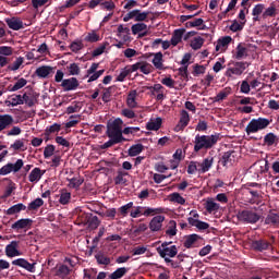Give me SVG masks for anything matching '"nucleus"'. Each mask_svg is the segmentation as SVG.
Masks as SVG:
<instances>
[{
    "label": "nucleus",
    "instance_id": "obj_49",
    "mask_svg": "<svg viewBox=\"0 0 279 279\" xmlns=\"http://www.w3.org/2000/svg\"><path fill=\"white\" fill-rule=\"evenodd\" d=\"M245 23H246V21L239 23V21L234 20V21L232 22V24L230 25L229 29H230L231 32H234V33H236V32H243V27H245Z\"/></svg>",
    "mask_w": 279,
    "mask_h": 279
},
{
    "label": "nucleus",
    "instance_id": "obj_38",
    "mask_svg": "<svg viewBox=\"0 0 279 279\" xmlns=\"http://www.w3.org/2000/svg\"><path fill=\"white\" fill-rule=\"evenodd\" d=\"M169 201L173 204H180L181 206H184V204H186V199L183 198L182 195H180V193L178 192L170 194Z\"/></svg>",
    "mask_w": 279,
    "mask_h": 279
},
{
    "label": "nucleus",
    "instance_id": "obj_16",
    "mask_svg": "<svg viewBox=\"0 0 279 279\" xmlns=\"http://www.w3.org/2000/svg\"><path fill=\"white\" fill-rule=\"evenodd\" d=\"M191 122V117L189 116V111L182 110L181 117L178 124L174 126V132H182L186 125Z\"/></svg>",
    "mask_w": 279,
    "mask_h": 279
},
{
    "label": "nucleus",
    "instance_id": "obj_44",
    "mask_svg": "<svg viewBox=\"0 0 279 279\" xmlns=\"http://www.w3.org/2000/svg\"><path fill=\"white\" fill-rule=\"evenodd\" d=\"M131 32L134 36H136V34H141V32H147V24L136 23V24L132 25Z\"/></svg>",
    "mask_w": 279,
    "mask_h": 279
},
{
    "label": "nucleus",
    "instance_id": "obj_48",
    "mask_svg": "<svg viewBox=\"0 0 279 279\" xmlns=\"http://www.w3.org/2000/svg\"><path fill=\"white\" fill-rule=\"evenodd\" d=\"M153 69L154 66H151L147 61H140V71L141 73H144V75H149Z\"/></svg>",
    "mask_w": 279,
    "mask_h": 279
},
{
    "label": "nucleus",
    "instance_id": "obj_8",
    "mask_svg": "<svg viewBox=\"0 0 279 279\" xmlns=\"http://www.w3.org/2000/svg\"><path fill=\"white\" fill-rule=\"evenodd\" d=\"M148 16H149V12H141V10L135 9L129 12L123 17V21L124 23H128V21H132V19H134L136 23H143V21H145L146 23H149V20H147Z\"/></svg>",
    "mask_w": 279,
    "mask_h": 279
},
{
    "label": "nucleus",
    "instance_id": "obj_53",
    "mask_svg": "<svg viewBox=\"0 0 279 279\" xmlns=\"http://www.w3.org/2000/svg\"><path fill=\"white\" fill-rule=\"evenodd\" d=\"M70 121L65 123V128L70 129V128H75L77 125V123H80L82 116L80 114H74L70 117Z\"/></svg>",
    "mask_w": 279,
    "mask_h": 279
},
{
    "label": "nucleus",
    "instance_id": "obj_57",
    "mask_svg": "<svg viewBox=\"0 0 279 279\" xmlns=\"http://www.w3.org/2000/svg\"><path fill=\"white\" fill-rule=\"evenodd\" d=\"M95 258H96L98 265H110V263H111L110 257H108L104 254H97V255H95Z\"/></svg>",
    "mask_w": 279,
    "mask_h": 279
},
{
    "label": "nucleus",
    "instance_id": "obj_34",
    "mask_svg": "<svg viewBox=\"0 0 279 279\" xmlns=\"http://www.w3.org/2000/svg\"><path fill=\"white\" fill-rule=\"evenodd\" d=\"M109 141L105 144L100 145V149H110V147H114V145H119V143H124L122 140L117 137L108 136Z\"/></svg>",
    "mask_w": 279,
    "mask_h": 279
},
{
    "label": "nucleus",
    "instance_id": "obj_41",
    "mask_svg": "<svg viewBox=\"0 0 279 279\" xmlns=\"http://www.w3.org/2000/svg\"><path fill=\"white\" fill-rule=\"evenodd\" d=\"M23 62H25V58H16V60L12 64L8 65V71H19L21 66H23Z\"/></svg>",
    "mask_w": 279,
    "mask_h": 279
},
{
    "label": "nucleus",
    "instance_id": "obj_61",
    "mask_svg": "<svg viewBox=\"0 0 279 279\" xmlns=\"http://www.w3.org/2000/svg\"><path fill=\"white\" fill-rule=\"evenodd\" d=\"M23 99V104H26V106H28V108H32L34 106V104H36V99L34 98V96H29L27 94H24L22 96Z\"/></svg>",
    "mask_w": 279,
    "mask_h": 279
},
{
    "label": "nucleus",
    "instance_id": "obj_18",
    "mask_svg": "<svg viewBox=\"0 0 279 279\" xmlns=\"http://www.w3.org/2000/svg\"><path fill=\"white\" fill-rule=\"evenodd\" d=\"M12 125H14V117L11 114L0 113V132H3V130H9V128H12Z\"/></svg>",
    "mask_w": 279,
    "mask_h": 279
},
{
    "label": "nucleus",
    "instance_id": "obj_37",
    "mask_svg": "<svg viewBox=\"0 0 279 279\" xmlns=\"http://www.w3.org/2000/svg\"><path fill=\"white\" fill-rule=\"evenodd\" d=\"M68 182H69L70 189H75L77 191V189H80L82 184H84V178L77 177V178L68 179Z\"/></svg>",
    "mask_w": 279,
    "mask_h": 279
},
{
    "label": "nucleus",
    "instance_id": "obj_31",
    "mask_svg": "<svg viewBox=\"0 0 279 279\" xmlns=\"http://www.w3.org/2000/svg\"><path fill=\"white\" fill-rule=\"evenodd\" d=\"M69 202H71V192H69L68 189L60 190L59 204H61L62 206H66Z\"/></svg>",
    "mask_w": 279,
    "mask_h": 279
},
{
    "label": "nucleus",
    "instance_id": "obj_59",
    "mask_svg": "<svg viewBox=\"0 0 279 279\" xmlns=\"http://www.w3.org/2000/svg\"><path fill=\"white\" fill-rule=\"evenodd\" d=\"M230 87H227L220 93H218L217 96L215 97V101H223V99H227L228 95H230Z\"/></svg>",
    "mask_w": 279,
    "mask_h": 279
},
{
    "label": "nucleus",
    "instance_id": "obj_28",
    "mask_svg": "<svg viewBox=\"0 0 279 279\" xmlns=\"http://www.w3.org/2000/svg\"><path fill=\"white\" fill-rule=\"evenodd\" d=\"M43 175H45V170L43 171L40 168H34L28 175V180L29 182H38Z\"/></svg>",
    "mask_w": 279,
    "mask_h": 279
},
{
    "label": "nucleus",
    "instance_id": "obj_27",
    "mask_svg": "<svg viewBox=\"0 0 279 279\" xmlns=\"http://www.w3.org/2000/svg\"><path fill=\"white\" fill-rule=\"evenodd\" d=\"M162 128V118H156L155 120H150L146 124V130H149L151 132H158Z\"/></svg>",
    "mask_w": 279,
    "mask_h": 279
},
{
    "label": "nucleus",
    "instance_id": "obj_3",
    "mask_svg": "<svg viewBox=\"0 0 279 279\" xmlns=\"http://www.w3.org/2000/svg\"><path fill=\"white\" fill-rule=\"evenodd\" d=\"M107 136H111L126 143L128 138L123 136V120L117 118L107 123Z\"/></svg>",
    "mask_w": 279,
    "mask_h": 279
},
{
    "label": "nucleus",
    "instance_id": "obj_22",
    "mask_svg": "<svg viewBox=\"0 0 279 279\" xmlns=\"http://www.w3.org/2000/svg\"><path fill=\"white\" fill-rule=\"evenodd\" d=\"M234 154H236V151L229 150L222 155L220 159L222 167H227V165H232L233 162H235L236 156Z\"/></svg>",
    "mask_w": 279,
    "mask_h": 279
},
{
    "label": "nucleus",
    "instance_id": "obj_14",
    "mask_svg": "<svg viewBox=\"0 0 279 279\" xmlns=\"http://www.w3.org/2000/svg\"><path fill=\"white\" fill-rule=\"evenodd\" d=\"M12 265H15L16 267H22V269L29 271V274H36V263L31 264L25 258L14 259L12 262Z\"/></svg>",
    "mask_w": 279,
    "mask_h": 279
},
{
    "label": "nucleus",
    "instance_id": "obj_6",
    "mask_svg": "<svg viewBox=\"0 0 279 279\" xmlns=\"http://www.w3.org/2000/svg\"><path fill=\"white\" fill-rule=\"evenodd\" d=\"M274 243H276V236H270V241L267 240H255L252 242V248L255 252H265L267 250H274Z\"/></svg>",
    "mask_w": 279,
    "mask_h": 279
},
{
    "label": "nucleus",
    "instance_id": "obj_12",
    "mask_svg": "<svg viewBox=\"0 0 279 279\" xmlns=\"http://www.w3.org/2000/svg\"><path fill=\"white\" fill-rule=\"evenodd\" d=\"M156 215L157 216L153 217L148 225L150 232H160V230H162V223H165V216L160 214Z\"/></svg>",
    "mask_w": 279,
    "mask_h": 279
},
{
    "label": "nucleus",
    "instance_id": "obj_36",
    "mask_svg": "<svg viewBox=\"0 0 279 279\" xmlns=\"http://www.w3.org/2000/svg\"><path fill=\"white\" fill-rule=\"evenodd\" d=\"M130 271V268H125V267H121V268H117L110 276V279H121L123 278V276H125V274H128Z\"/></svg>",
    "mask_w": 279,
    "mask_h": 279
},
{
    "label": "nucleus",
    "instance_id": "obj_55",
    "mask_svg": "<svg viewBox=\"0 0 279 279\" xmlns=\"http://www.w3.org/2000/svg\"><path fill=\"white\" fill-rule=\"evenodd\" d=\"M70 49L71 51H73V53H77V51H82V49H84V44L82 43V40L72 41L70 45Z\"/></svg>",
    "mask_w": 279,
    "mask_h": 279
},
{
    "label": "nucleus",
    "instance_id": "obj_63",
    "mask_svg": "<svg viewBox=\"0 0 279 279\" xmlns=\"http://www.w3.org/2000/svg\"><path fill=\"white\" fill-rule=\"evenodd\" d=\"M11 106H23V96L13 95L10 100Z\"/></svg>",
    "mask_w": 279,
    "mask_h": 279
},
{
    "label": "nucleus",
    "instance_id": "obj_2",
    "mask_svg": "<svg viewBox=\"0 0 279 279\" xmlns=\"http://www.w3.org/2000/svg\"><path fill=\"white\" fill-rule=\"evenodd\" d=\"M167 213V208L165 207H143V206H135L134 209L130 211V217L132 219H138V217H154L155 215H165Z\"/></svg>",
    "mask_w": 279,
    "mask_h": 279
},
{
    "label": "nucleus",
    "instance_id": "obj_23",
    "mask_svg": "<svg viewBox=\"0 0 279 279\" xmlns=\"http://www.w3.org/2000/svg\"><path fill=\"white\" fill-rule=\"evenodd\" d=\"M86 221L89 230H97L101 225L99 217L94 216L93 214H86Z\"/></svg>",
    "mask_w": 279,
    "mask_h": 279
},
{
    "label": "nucleus",
    "instance_id": "obj_33",
    "mask_svg": "<svg viewBox=\"0 0 279 279\" xmlns=\"http://www.w3.org/2000/svg\"><path fill=\"white\" fill-rule=\"evenodd\" d=\"M21 210H27V206L23 203H19L16 205L11 206L7 211L5 215H19Z\"/></svg>",
    "mask_w": 279,
    "mask_h": 279
},
{
    "label": "nucleus",
    "instance_id": "obj_58",
    "mask_svg": "<svg viewBox=\"0 0 279 279\" xmlns=\"http://www.w3.org/2000/svg\"><path fill=\"white\" fill-rule=\"evenodd\" d=\"M10 149H14V151L22 149V151H25V142H23V140H16L13 144H11Z\"/></svg>",
    "mask_w": 279,
    "mask_h": 279
},
{
    "label": "nucleus",
    "instance_id": "obj_46",
    "mask_svg": "<svg viewBox=\"0 0 279 279\" xmlns=\"http://www.w3.org/2000/svg\"><path fill=\"white\" fill-rule=\"evenodd\" d=\"M69 274H71V268L66 265H61L57 270V276L62 279L68 278Z\"/></svg>",
    "mask_w": 279,
    "mask_h": 279
},
{
    "label": "nucleus",
    "instance_id": "obj_15",
    "mask_svg": "<svg viewBox=\"0 0 279 279\" xmlns=\"http://www.w3.org/2000/svg\"><path fill=\"white\" fill-rule=\"evenodd\" d=\"M61 87L65 93L77 90V88H80V81L75 77L64 78L61 83Z\"/></svg>",
    "mask_w": 279,
    "mask_h": 279
},
{
    "label": "nucleus",
    "instance_id": "obj_4",
    "mask_svg": "<svg viewBox=\"0 0 279 279\" xmlns=\"http://www.w3.org/2000/svg\"><path fill=\"white\" fill-rule=\"evenodd\" d=\"M270 123L271 122L267 118L252 119L246 125L245 132L247 136H250V134H256L263 130H267Z\"/></svg>",
    "mask_w": 279,
    "mask_h": 279
},
{
    "label": "nucleus",
    "instance_id": "obj_9",
    "mask_svg": "<svg viewBox=\"0 0 279 279\" xmlns=\"http://www.w3.org/2000/svg\"><path fill=\"white\" fill-rule=\"evenodd\" d=\"M157 253L161 258H165L166 256L175 258V256H178V246H167V243H161V245L157 247Z\"/></svg>",
    "mask_w": 279,
    "mask_h": 279
},
{
    "label": "nucleus",
    "instance_id": "obj_30",
    "mask_svg": "<svg viewBox=\"0 0 279 279\" xmlns=\"http://www.w3.org/2000/svg\"><path fill=\"white\" fill-rule=\"evenodd\" d=\"M185 27L187 29H191L193 27H199V29H206V25H204V20L202 17L186 22Z\"/></svg>",
    "mask_w": 279,
    "mask_h": 279
},
{
    "label": "nucleus",
    "instance_id": "obj_50",
    "mask_svg": "<svg viewBox=\"0 0 279 279\" xmlns=\"http://www.w3.org/2000/svg\"><path fill=\"white\" fill-rule=\"evenodd\" d=\"M247 56V48L243 47L242 44H239L236 46V53H235V59L236 60H243Z\"/></svg>",
    "mask_w": 279,
    "mask_h": 279
},
{
    "label": "nucleus",
    "instance_id": "obj_45",
    "mask_svg": "<svg viewBox=\"0 0 279 279\" xmlns=\"http://www.w3.org/2000/svg\"><path fill=\"white\" fill-rule=\"evenodd\" d=\"M153 64L155 69L162 71V52H156L154 54Z\"/></svg>",
    "mask_w": 279,
    "mask_h": 279
},
{
    "label": "nucleus",
    "instance_id": "obj_21",
    "mask_svg": "<svg viewBox=\"0 0 279 279\" xmlns=\"http://www.w3.org/2000/svg\"><path fill=\"white\" fill-rule=\"evenodd\" d=\"M215 158L208 157L203 160V162H198V173H208L213 167V162Z\"/></svg>",
    "mask_w": 279,
    "mask_h": 279
},
{
    "label": "nucleus",
    "instance_id": "obj_47",
    "mask_svg": "<svg viewBox=\"0 0 279 279\" xmlns=\"http://www.w3.org/2000/svg\"><path fill=\"white\" fill-rule=\"evenodd\" d=\"M199 173V161H190L187 166L189 175H195V173Z\"/></svg>",
    "mask_w": 279,
    "mask_h": 279
},
{
    "label": "nucleus",
    "instance_id": "obj_20",
    "mask_svg": "<svg viewBox=\"0 0 279 279\" xmlns=\"http://www.w3.org/2000/svg\"><path fill=\"white\" fill-rule=\"evenodd\" d=\"M5 23L10 29H13V32H19V29H24L25 27L22 20L19 17L5 19Z\"/></svg>",
    "mask_w": 279,
    "mask_h": 279
},
{
    "label": "nucleus",
    "instance_id": "obj_24",
    "mask_svg": "<svg viewBox=\"0 0 279 279\" xmlns=\"http://www.w3.org/2000/svg\"><path fill=\"white\" fill-rule=\"evenodd\" d=\"M187 222L190 226L197 228V230H208V228H210V225H208V222H204L195 218H187Z\"/></svg>",
    "mask_w": 279,
    "mask_h": 279
},
{
    "label": "nucleus",
    "instance_id": "obj_13",
    "mask_svg": "<svg viewBox=\"0 0 279 279\" xmlns=\"http://www.w3.org/2000/svg\"><path fill=\"white\" fill-rule=\"evenodd\" d=\"M21 245L20 241H11L10 244H8L4 248L5 256L8 258H14L15 256H21V252L19 251V247Z\"/></svg>",
    "mask_w": 279,
    "mask_h": 279
},
{
    "label": "nucleus",
    "instance_id": "obj_5",
    "mask_svg": "<svg viewBox=\"0 0 279 279\" xmlns=\"http://www.w3.org/2000/svg\"><path fill=\"white\" fill-rule=\"evenodd\" d=\"M250 66V63L247 61H238L233 63V66L228 68L225 72L226 77H232V75L241 76L243 73H245V70Z\"/></svg>",
    "mask_w": 279,
    "mask_h": 279
},
{
    "label": "nucleus",
    "instance_id": "obj_60",
    "mask_svg": "<svg viewBox=\"0 0 279 279\" xmlns=\"http://www.w3.org/2000/svg\"><path fill=\"white\" fill-rule=\"evenodd\" d=\"M86 43H99L100 38L99 35L93 31L92 33H88L85 37Z\"/></svg>",
    "mask_w": 279,
    "mask_h": 279
},
{
    "label": "nucleus",
    "instance_id": "obj_43",
    "mask_svg": "<svg viewBox=\"0 0 279 279\" xmlns=\"http://www.w3.org/2000/svg\"><path fill=\"white\" fill-rule=\"evenodd\" d=\"M41 206H45V201L43 198H36L28 204L27 210H38Z\"/></svg>",
    "mask_w": 279,
    "mask_h": 279
},
{
    "label": "nucleus",
    "instance_id": "obj_25",
    "mask_svg": "<svg viewBox=\"0 0 279 279\" xmlns=\"http://www.w3.org/2000/svg\"><path fill=\"white\" fill-rule=\"evenodd\" d=\"M130 175L125 170L119 169L117 175L114 177L113 181L117 186L121 184H128V179L125 177Z\"/></svg>",
    "mask_w": 279,
    "mask_h": 279
},
{
    "label": "nucleus",
    "instance_id": "obj_40",
    "mask_svg": "<svg viewBox=\"0 0 279 279\" xmlns=\"http://www.w3.org/2000/svg\"><path fill=\"white\" fill-rule=\"evenodd\" d=\"M145 149V146L143 144H134L129 148V156L134 157L138 156Z\"/></svg>",
    "mask_w": 279,
    "mask_h": 279
},
{
    "label": "nucleus",
    "instance_id": "obj_32",
    "mask_svg": "<svg viewBox=\"0 0 279 279\" xmlns=\"http://www.w3.org/2000/svg\"><path fill=\"white\" fill-rule=\"evenodd\" d=\"M201 236L193 233L186 236L185 241H184V247H186V250H191V247H193V245H195V243H197V241H199Z\"/></svg>",
    "mask_w": 279,
    "mask_h": 279
},
{
    "label": "nucleus",
    "instance_id": "obj_56",
    "mask_svg": "<svg viewBox=\"0 0 279 279\" xmlns=\"http://www.w3.org/2000/svg\"><path fill=\"white\" fill-rule=\"evenodd\" d=\"M16 191V184H14L13 182H11L7 187L5 191L2 195L3 199H8V197H10L12 195V193Z\"/></svg>",
    "mask_w": 279,
    "mask_h": 279
},
{
    "label": "nucleus",
    "instance_id": "obj_26",
    "mask_svg": "<svg viewBox=\"0 0 279 279\" xmlns=\"http://www.w3.org/2000/svg\"><path fill=\"white\" fill-rule=\"evenodd\" d=\"M221 208V205L215 202L214 198H207L205 203V210L213 215V213H217Z\"/></svg>",
    "mask_w": 279,
    "mask_h": 279
},
{
    "label": "nucleus",
    "instance_id": "obj_54",
    "mask_svg": "<svg viewBox=\"0 0 279 279\" xmlns=\"http://www.w3.org/2000/svg\"><path fill=\"white\" fill-rule=\"evenodd\" d=\"M191 47L192 49H194V51L199 50L201 47H204V38L202 37H195L192 41H191Z\"/></svg>",
    "mask_w": 279,
    "mask_h": 279
},
{
    "label": "nucleus",
    "instance_id": "obj_42",
    "mask_svg": "<svg viewBox=\"0 0 279 279\" xmlns=\"http://www.w3.org/2000/svg\"><path fill=\"white\" fill-rule=\"evenodd\" d=\"M265 223L267 226H278L279 225V215L278 214H268Z\"/></svg>",
    "mask_w": 279,
    "mask_h": 279
},
{
    "label": "nucleus",
    "instance_id": "obj_17",
    "mask_svg": "<svg viewBox=\"0 0 279 279\" xmlns=\"http://www.w3.org/2000/svg\"><path fill=\"white\" fill-rule=\"evenodd\" d=\"M184 34H186V28H177L173 31L170 44L172 47H178L180 43H182V38H184Z\"/></svg>",
    "mask_w": 279,
    "mask_h": 279
},
{
    "label": "nucleus",
    "instance_id": "obj_39",
    "mask_svg": "<svg viewBox=\"0 0 279 279\" xmlns=\"http://www.w3.org/2000/svg\"><path fill=\"white\" fill-rule=\"evenodd\" d=\"M168 236H175L178 234V222L175 220H170L168 229L166 230Z\"/></svg>",
    "mask_w": 279,
    "mask_h": 279
},
{
    "label": "nucleus",
    "instance_id": "obj_64",
    "mask_svg": "<svg viewBox=\"0 0 279 279\" xmlns=\"http://www.w3.org/2000/svg\"><path fill=\"white\" fill-rule=\"evenodd\" d=\"M69 73L70 75H80L81 70H80V65H77V63H71L68 66Z\"/></svg>",
    "mask_w": 279,
    "mask_h": 279
},
{
    "label": "nucleus",
    "instance_id": "obj_1",
    "mask_svg": "<svg viewBox=\"0 0 279 279\" xmlns=\"http://www.w3.org/2000/svg\"><path fill=\"white\" fill-rule=\"evenodd\" d=\"M221 141V134L216 133L214 135H199L197 134L194 140L195 154L202 151V149H213Z\"/></svg>",
    "mask_w": 279,
    "mask_h": 279
},
{
    "label": "nucleus",
    "instance_id": "obj_52",
    "mask_svg": "<svg viewBox=\"0 0 279 279\" xmlns=\"http://www.w3.org/2000/svg\"><path fill=\"white\" fill-rule=\"evenodd\" d=\"M131 208H134V202H130L123 206H121L119 209H118V213H120V215L122 217H128V213H130Z\"/></svg>",
    "mask_w": 279,
    "mask_h": 279
},
{
    "label": "nucleus",
    "instance_id": "obj_62",
    "mask_svg": "<svg viewBox=\"0 0 279 279\" xmlns=\"http://www.w3.org/2000/svg\"><path fill=\"white\" fill-rule=\"evenodd\" d=\"M61 125L58 123H54L50 126H48L45 131L46 136H49V134H54V132H60Z\"/></svg>",
    "mask_w": 279,
    "mask_h": 279
},
{
    "label": "nucleus",
    "instance_id": "obj_10",
    "mask_svg": "<svg viewBox=\"0 0 279 279\" xmlns=\"http://www.w3.org/2000/svg\"><path fill=\"white\" fill-rule=\"evenodd\" d=\"M32 226H34L33 219L22 218L11 226V230H14L15 232H21V230H24V232H27V230H32Z\"/></svg>",
    "mask_w": 279,
    "mask_h": 279
},
{
    "label": "nucleus",
    "instance_id": "obj_19",
    "mask_svg": "<svg viewBox=\"0 0 279 279\" xmlns=\"http://www.w3.org/2000/svg\"><path fill=\"white\" fill-rule=\"evenodd\" d=\"M51 73H53V68L51 65H41L35 71V75L40 80H47Z\"/></svg>",
    "mask_w": 279,
    "mask_h": 279
},
{
    "label": "nucleus",
    "instance_id": "obj_35",
    "mask_svg": "<svg viewBox=\"0 0 279 279\" xmlns=\"http://www.w3.org/2000/svg\"><path fill=\"white\" fill-rule=\"evenodd\" d=\"M138 94L136 93V90H131L128 95L126 98V105L129 106V108H137L138 102H136V96Z\"/></svg>",
    "mask_w": 279,
    "mask_h": 279
},
{
    "label": "nucleus",
    "instance_id": "obj_29",
    "mask_svg": "<svg viewBox=\"0 0 279 279\" xmlns=\"http://www.w3.org/2000/svg\"><path fill=\"white\" fill-rule=\"evenodd\" d=\"M27 86V80L24 77L17 80V82L14 85H10L8 87L9 93H16V90H21V88H25Z\"/></svg>",
    "mask_w": 279,
    "mask_h": 279
},
{
    "label": "nucleus",
    "instance_id": "obj_7",
    "mask_svg": "<svg viewBox=\"0 0 279 279\" xmlns=\"http://www.w3.org/2000/svg\"><path fill=\"white\" fill-rule=\"evenodd\" d=\"M240 221L245 223H258L260 221V215L254 210L244 209L238 214Z\"/></svg>",
    "mask_w": 279,
    "mask_h": 279
},
{
    "label": "nucleus",
    "instance_id": "obj_11",
    "mask_svg": "<svg viewBox=\"0 0 279 279\" xmlns=\"http://www.w3.org/2000/svg\"><path fill=\"white\" fill-rule=\"evenodd\" d=\"M23 159H17L15 163H7L0 168V175H9V173H19L23 169Z\"/></svg>",
    "mask_w": 279,
    "mask_h": 279
},
{
    "label": "nucleus",
    "instance_id": "obj_51",
    "mask_svg": "<svg viewBox=\"0 0 279 279\" xmlns=\"http://www.w3.org/2000/svg\"><path fill=\"white\" fill-rule=\"evenodd\" d=\"M277 141H278V136H276V134L274 133H268L264 136V143L268 147H271V145H274Z\"/></svg>",
    "mask_w": 279,
    "mask_h": 279
}]
</instances>
